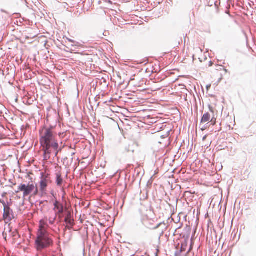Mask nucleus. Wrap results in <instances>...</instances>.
<instances>
[{
  "mask_svg": "<svg viewBox=\"0 0 256 256\" xmlns=\"http://www.w3.org/2000/svg\"><path fill=\"white\" fill-rule=\"evenodd\" d=\"M56 126H44L40 130V143L44 152V158L48 160L52 152L58 154L59 144L57 140L58 133Z\"/></svg>",
  "mask_w": 256,
  "mask_h": 256,
  "instance_id": "nucleus-1",
  "label": "nucleus"
},
{
  "mask_svg": "<svg viewBox=\"0 0 256 256\" xmlns=\"http://www.w3.org/2000/svg\"><path fill=\"white\" fill-rule=\"evenodd\" d=\"M46 220H41L39 222L34 240V248L38 252H42L54 245L52 235L48 232V225Z\"/></svg>",
  "mask_w": 256,
  "mask_h": 256,
  "instance_id": "nucleus-2",
  "label": "nucleus"
},
{
  "mask_svg": "<svg viewBox=\"0 0 256 256\" xmlns=\"http://www.w3.org/2000/svg\"><path fill=\"white\" fill-rule=\"evenodd\" d=\"M20 192H22L24 198L32 194L36 196L38 193L37 186L32 181L28 184L22 183L18 185V190L16 191V193L18 194Z\"/></svg>",
  "mask_w": 256,
  "mask_h": 256,
  "instance_id": "nucleus-3",
  "label": "nucleus"
},
{
  "mask_svg": "<svg viewBox=\"0 0 256 256\" xmlns=\"http://www.w3.org/2000/svg\"><path fill=\"white\" fill-rule=\"evenodd\" d=\"M52 182L48 174H42L40 182V190L42 194H46L48 184Z\"/></svg>",
  "mask_w": 256,
  "mask_h": 256,
  "instance_id": "nucleus-4",
  "label": "nucleus"
},
{
  "mask_svg": "<svg viewBox=\"0 0 256 256\" xmlns=\"http://www.w3.org/2000/svg\"><path fill=\"white\" fill-rule=\"evenodd\" d=\"M4 206V218L7 222L10 221L13 218L12 214V211L10 210V207L6 205L5 202L3 203Z\"/></svg>",
  "mask_w": 256,
  "mask_h": 256,
  "instance_id": "nucleus-5",
  "label": "nucleus"
},
{
  "mask_svg": "<svg viewBox=\"0 0 256 256\" xmlns=\"http://www.w3.org/2000/svg\"><path fill=\"white\" fill-rule=\"evenodd\" d=\"M208 122H211L212 124L214 126L216 124V118L214 116L212 118L209 112H206L202 116L201 123L204 124Z\"/></svg>",
  "mask_w": 256,
  "mask_h": 256,
  "instance_id": "nucleus-6",
  "label": "nucleus"
},
{
  "mask_svg": "<svg viewBox=\"0 0 256 256\" xmlns=\"http://www.w3.org/2000/svg\"><path fill=\"white\" fill-rule=\"evenodd\" d=\"M54 210L55 211V215L60 216L64 212V206L58 200H56L54 202Z\"/></svg>",
  "mask_w": 256,
  "mask_h": 256,
  "instance_id": "nucleus-7",
  "label": "nucleus"
},
{
  "mask_svg": "<svg viewBox=\"0 0 256 256\" xmlns=\"http://www.w3.org/2000/svg\"><path fill=\"white\" fill-rule=\"evenodd\" d=\"M72 216H73L72 212L70 211H68L67 212V214L66 215V218L64 220V221L66 224H68L72 226L74 224V220L72 218Z\"/></svg>",
  "mask_w": 256,
  "mask_h": 256,
  "instance_id": "nucleus-8",
  "label": "nucleus"
},
{
  "mask_svg": "<svg viewBox=\"0 0 256 256\" xmlns=\"http://www.w3.org/2000/svg\"><path fill=\"white\" fill-rule=\"evenodd\" d=\"M56 183L58 186L61 187L63 183V179L60 172L56 174Z\"/></svg>",
  "mask_w": 256,
  "mask_h": 256,
  "instance_id": "nucleus-9",
  "label": "nucleus"
},
{
  "mask_svg": "<svg viewBox=\"0 0 256 256\" xmlns=\"http://www.w3.org/2000/svg\"><path fill=\"white\" fill-rule=\"evenodd\" d=\"M57 216L55 215L54 217H50L48 219L46 217L43 220H47L46 222L48 220L50 224H53L55 222Z\"/></svg>",
  "mask_w": 256,
  "mask_h": 256,
  "instance_id": "nucleus-10",
  "label": "nucleus"
},
{
  "mask_svg": "<svg viewBox=\"0 0 256 256\" xmlns=\"http://www.w3.org/2000/svg\"><path fill=\"white\" fill-rule=\"evenodd\" d=\"M144 224L148 228H154V229H156L157 228H158L160 225V224L157 225L156 226L154 227V228H152V224H150V225L148 224H147L146 223H144Z\"/></svg>",
  "mask_w": 256,
  "mask_h": 256,
  "instance_id": "nucleus-11",
  "label": "nucleus"
},
{
  "mask_svg": "<svg viewBox=\"0 0 256 256\" xmlns=\"http://www.w3.org/2000/svg\"><path fill=\"white\" fill-rule=\"evenodd\" d=\"M219 70L223 72L224 74L228 72L227 70L222 66H220Z\"/></svg>",
  "mask_w": 256,
  "mask_h": 256,
  "instance_id": "nucleus-12",
  "label": "nucleus"
},
{
  "mask_svg": "<svg viewBox=\"0 0 256 256\" xmlns=\"http://www.w3.org/2000/svg\"><path fill=\"white\" fill-rule=\"evenodd\" d=\"M212 64H213L212 62V61H210L208 66H212Z\"/></svg>",
  "mask_w": 256,
  "mask_h": 256,
  "instance_id": "nucleus-13",
  "label": "nucleus"
},
{
  "mask_svg": "<svg viewBox=\"0 0 256 256\" xmlns=\"http://www.w3.org/2000/svg\"><path fill=\"white\" fill-rule=\"evenodd\" d=\"M210 111L211 112L212 114H214V110H212V107H210Z\"/></svg>",
  "mask_w": 256,
  "mask_h": 256,
  "instance_id": "nucleus-14",
  "label": "nucleus"
},
{
  "mask_svg": "<svg viewBox=\"0 0 256 256\" xmlns=\"http://www.w3.org/2000/svg\"><path fill=\"white\" fill-rule=\"evenodd\" d=\"M63 134H64L63 133H62V134L59 133V136H61V135H62Z\"/></svg>",
  "mask_w": 256,
  "mask_h": 256,
  "instance_id": "nucleus-15",
  "label": "nucleus"
},
{
  "mask_svg": "<svg viewBox=\"0 0 256 256\" xmlns=\"http://www.w3.org/2000/svg\"><path fill=\"white\" fill-rule=\"evenodd\" d=\"M149 220V221H150H150L153 222V220Z\"/></svg>",
  "mask_w": 256,
  "mask_h": 256,
  "instance_id": "nucleus-16",
  "label": "nucleus"
}]
</instances>
